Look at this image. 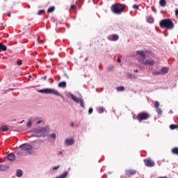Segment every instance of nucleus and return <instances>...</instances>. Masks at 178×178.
<instances>
[{
	"instance_id": "obj_15",
	"label": "nucleus",
	"mask_w": 178,
	"mask_h": 178,
	"mask_svg": "<svg viewBox=\"0 0 178 178\" xmlns=\"http://www.w3.org/2000/svg\"><path fill=\"white\" fill-rule=\"evenodd\" d=\"M15 154H13V153H10V154H9L7 156V159H8V161H15Z\"/></svg>"
},
{
	"instance_id": "obj_28",
	"label": "nucleus",
	"mask_w": 178,
	"mask_h": 178,
	"mask_svg": "<svg viewBox=\"0 0 178 178\" xmlns=\"http://www.w3.org/2000/svg\"><path fill=\"white\" fill-rule=\"evenodd\" d=\"M159 105H160L159 102L156 101V102H154V106H155L156 109L158 108H159Z\"/></svg>"
},
{
	"instance_id": "obj_46",
	"label": "nucleus",
	"mask_w": 178,
	"mask_h": 178,
	"mask_svg": "<svg viewBox=\"0 0 178 178\" xmlns=\"http://www.w3.org/2000/svg\"><path fill=\"white\" fill-rule=\"evenodd\" d=\"M159 178H166V177H160Z\"/></svg>"
},
{
	"instance_id": "obj_10",
	"label": "nucleus",
	"mask_w": 178,
	"mask_h": 178,
	"mask_svg": "<svg viewBox=\"0 0 178 178\" xmlns=\"http://www.w3.org/2000/svg\"><path fill=\"white\" fill-rule=\"evenodd\" d=\"M136 173H137V172L136 171V170H125V176H134V175H136Z\"/></svg>"
},
{
	"instance_id": "obj_33",
	"label": "nucleus",
	"mask_w": 178,
	"mask_h": 178,
	"mask_svg": "<svg viewBox=\"0 0 178 178\" xmlns=\"http://www.w3.org/2000/svg\"><path fill=\"white\" fill-rule=\"evenodd\" d=\"M38 92H41L42 94H45V89L39 90Z\"/></svg>"
},
{
	"instance_id": "obj_14",
	"label": "nucleus",
	"mask_w": 178,
	"mask_h": 178,
	"mask_svg": "<svg viewBox=\"0 0 178 178\" xmlns=\"http://www.w3.org/2000/svg\"><path fill=\"white\" fill-rule=\"evenodd\" d=\"M168 72H169V68L166 67H162L160 70V72L161 73V74H166Z\"/></svg>"
},
{
	"instance_id": "obj_17",
	"label": "nucleus",
	"mask_w": 178,
	"mask_h": 178,
	"mask_svg": "<svg viewBox=\"0 0 178 178\" xmlns=\"http://www.w3.org/2000/svg\"><path fill=\"white\" fill-rule=\"evenodd\" d=\"M159 5L162 8H165L166 6V0H160Z\"/></svg>"
},
{
	"instance_id": "obj_41",
	"label": "nucleus",
	"mask_w": 178,
	"mask_h": 178,
	"mask_svg": "<svg viewBox=\"0 0 178 178\" xmlns=\"http://www.w3.org/2000/svg\"><path fill=\"white\" fill-rule=\"evenodd\" d=\"M41 122H42L41 120L38 121L37 124H40V123H41Z\"/></svg>"
},
{
	"instance_id": "obj_5",
	"label": "nucleus",
	"mask_w": 178,
	"mask_h": 178,
	"mask_svg": "<svg viewBox=\"0 0 178 178\" xmlns=\"http://www.w3.org/2000/svg\"><path fill=\"white\" fill-rule=\"evenodd\" d=\"M139 63H141L142 65H147L149 66H153V65L155 63V61L153 59H147V58H140L138 60Z\"/></svg>"
},
{
	"instance_id": "obj_36",
	"label": "nucleus",
	"mask_w": 178,
	"mask_h": 178,
	"mask_svg": "<svg viewBox=\"0 0 178 178\" xmlns=\"http://www.w3.org/2000/svg\"><path fill=\"white\" fill-rule=\"evenodd\" d=\"M92 112H93L92 108H90L89 110H88L89 115H91V113H92Z\"/></svg>"
},
{
	"instance_id": "obj_12",
	"label": "nucleus",
	"mask_w": 178,
	"mask_h": 178,
	"mask_svg": "<svg viewBox=\"0 0 178 178\" xmlns=\"http://www.w3.org/2000/svg\"><path fill=\"white\" fill-rule=\"evenodd\" d=\"M9 170V167L6 165H0V172H6Z\"/></svg>"
},
{
	"instance_id": "obj_29",
	"label": "nucleus",
	"mask_w": 178,
	"mask_h": 178,
	"mask_svg": "<svg viewBox=\"0 0 178 178\" xmlns=\"http://www.w3.org/2000/svg\"><path fill=\"white\" fill-rule=\"evenodd\" d=\"M45 13V10H40L38 12V15L40 16V15H42Z\"/></svg>"
},
{
	"instance_id": "obj_24",
	"label": "nucleus",
	"mask_w": 178,
	"mask_h": 178,
	"mask_svg": "<svg viewBox=\"0 0 178 178\" xmlns=\"http://www.w3.org/2000/svg\"><path fill=\"white\" fill-rule=\"evenodd\" d=\"M170 129H171V130H175V129H178V125L176 124H171L170 126Z\"/></svg>"
},
{
	"instance_id": "obj_8",
	"label": "nucleus",
	"mask_w": 178,
	"mask_h": 178,
	"mask_svg": "<svg viewBox=\"0 0 178 178\" xmlns=\"http://www.w3.org/2000/svg\"><path fill=\"white\" fill-rule=\"evenodd\" d=\"M144 163L147 168H153V166H155V163L151 159H144Z\"/></svg>"
},
{
	"instance_id": "obj_40",
	"label": "nucleus",
	"mask_w": 178,
	"mask_h": 178,
	"mask_svg": "<svg viewBox=\"0 0 178 178\" xmlns=\"http://www.w3.org/2000/svg\"><path fill=\"white\" fill-rule=\"evenodd\" d=\"M70 126L71 127H74V122H71Z\"/></svg>"
},
{
	"instance_id": "obj_2",
	"label": "nucleus",
	"mask_w": 178,
	"mask_h": 178,
	"mask_svg": "<svg viewBox=\"0 0 178 178\" xmlns=\"http://www.w3.org/2000/svg\"><path fill=\"white\" fill-rule=\"evenodd\" d=\"M159 26L161 29H167V30H173L175 29V23L170 19H165L160 22Z\"/></svg>"
},
{
	"instance_id": "obj_48",
	"label": "nucleus",
	"mask_w": 178,
	"mask_h": 178,
	"mask_svg": "<svg viewBox=\"0 0 178 178\" xmlns=\"http://www.w3.org/2000/svg\"><path fill=\"white\" fill-rule=\"evenodd\" d=\"M43 79H45V76H43Z\"/></svg>"
},
{
	"instance_id": "obj_9",
	"label": "nucleus",
	"mask_w": 178,
	"mask_h": 178,
	"mask_svg": "<svg viewBox=\"0 0 178 178\" xmlns=\"http://www.w3.org/2000/svg\"><path fill=\"white\" fill-rule=\"evenodd\" d=\"M45 94H53L54 95H56L57 97H59V92L54 89L46 88Z\"/></svg>"
},
{
	"instance_id": "obj_3",
	"label": "nucleus",
	"mask_w": 178,
	"mask_h": 178,
	"mask_svg": "<svg viewBox=\"0 0 178 178\" xmlns=\"http://www.w3.org/2000/svg\"><path fill=\"white\" fill-rule=\"evenodd\" d=\"M34 137H43L45 134V128L39 127L32 130Z\"/></svg>"
},
{
	"instance_id": "obj_21",
	"label": "nucleus",
	"mask_w": 178,
	"mask_h": 178,
	"mask_svg": "<svg viewBox=\"0 0 178 178\" xmlns=\"http://www.w3.org/2000/svg\"><path fill=\"white\" fill-rule=\"evenodd\" d=\"M0 130L1 131H8V130H9V128L8 127V126L3 125L1 127H0Z\"/></svg>"
},
{
	"instance_id": "obj_39",
	"label": "nucleus",
	"mask_w": 178,
	"mask_h": 178,
	"mask_svg": "<svg viewBox=\"0 0 178 178\" xmlns=\"http://www.w3.org/2000/svg\"><path fill=\"white\" fill-rule=\"evenodd\" d=\"M175 15L178 17V9L175 10Z\"/></svg>"
},
{
	"instance_id": "obj_43",
	"label": "nucleus",
	"mask_w": 178,
	"mask_h": 178,
	"mask_svg": "<svg viewBox=\"0 0 178 178\" xmlns=\"http://www.w3.org/2000/svg\"><path fill=\"white\" fill-rule=\"evenodd\" d=\"M118 62H119V63H120V62H121V61H120V58H118Z\"/></svg>"
},
{
	"instance_id": "obj_47",
	"label": "nucleus",
	"mask_w": 178,
	"mask_h": 178,
	"mask_svg": "<svg viewBox=\"0 0 178 178\" xmlns=\"http://www.w3.org/2000/svg\"><path fill=\"white\" fill-rule=\"evenodd\" d=\"M38 41H40V37H38Z\"/></svg>"
},
{
	"instance_id": "obj_20",
	"label": "nucleus",
	"mask_w": 178,
	"mask_h": 178,
	"mask_svg": "<svg viewBox=\"0 0 178 178\" xmlns=\"http://www.w3.org/2000/svg\"><path fill=\"white\" fill-rule=\"evenodd\" d=\"M172 154H174V155H178V147H174L171 149Z\"/></svg>"
},
{
	"instance_id": "obj_27",
	"label": "nucleus",
	"mask_w": 178,
	"mask_h": 178,
	"mask_svg": "<svg viewBox=\"0 0 178 178\" xmlns=\"http://www.w3.org/2000/svg\"><path fill=\"white\" fill-rule=\"evenodd\" d=\"M49 137H51V138H53V140H55L56 138V134H51L49 136Z\"/></svg>"
},
{
	"instance_id": "obj_45",
	"label": "nucleus",
	"mask_w": 178,
	"mask_h": 178,
	"mask_svg": "<svg viewBox=\"0 0 178 178\" xmlns=\"http://www.w3.org/2000/svg\"><path fill=\"white\" fill-rule=\"evenodd\" d=\"M134 72H135V73H138V70H135Z\"/></svg>"
},
{
	"instance_id": "obj_42",
	"label": "nucleus",
	"mask_w": 178,
	"mask_h": 178,
	"mask_svg": "<svg viewBox=\"0 0 178 178\" xmlns=\"http://www.w3.org/2000/svg\"><path fill=\"white\" fill-rule=\"evenodd\" d=\"M8 17H10V16H11L10 13H8Z\"/></svg>"
},
{
	"instance_id": "obj_32",
	"label": "nucleus",
	"mask_w": 178,
	"mask_h": 178,
	"mask_svg": "<svg viewBox=\"0 0 178 178\" xmlns=\"http://www.w3.org/2000/svg\"><path fill=\"white\" fill-rule=\"evenodd\" d=\"M156 109L157 113H158L159 115H161V113H162V110H161V108H156Z\"/></svg>"
},
{
	"instance_id": "obj_25",
	"label": "nucleus",
	"mask_w": 178,
	"mask_h": 178,
	"mask_svg": "<svg viewBox=\"0 0 178 178\" xmlns=\"http://www.w3.org/2000/svg\"><path fill=\"white\" fill-rule=\"evenodd\" d=\"M104 112H105V108L104 107H100L99 108V113H104Z\"/></svg>"
},
{
	"instance_id": "obj_7",
	"label": "nucleus",
	"mask_w": 178,
	"mask_h": 178,
	"mask_svg": "<svg viewBox=\"0 0 178 178\" xmlns=\"http://www.w3.org/2000/svg\"><path fill=\"white\" fill-rule=\"evenodd\" d=\"M70 97L74 101V102H76V104H81V106L82 108H84V102L82 100L81 98H77L76 96L73 95H70Z\"/></svg>"
},
{
	"instance_id": "obj_18",
	"label": "nucleus",
	"mask_w": 178,
	"mask_h": 178,
	"mask_svg": "<svg viewBox=\"0 0 178 178\" xmlns=\"http://www.w3.org/2000/svg\"><path fill=\"white\" fill-rule=\"evenodd\" d=\"M16 176L17 177H22V176H23V171H22V170H17L16 172Z\"/></svg>"
},
{
	"instance_id": "obj_37",
	"label": "nucleus",
	"mask_w": 178,
	"mask_h": 178,
	"mask_svg": "<svg viewBox=\"0 0 178 178\" xmlns=\"http://www.w3.org/2000/svg\"><path fill=\"white\" fill-rule=\"evenodd\" d=\"M59 168H60V165L54 166V167L53 168V170H58V169H59Z\"/></svg>"
},
{
	"instance_id": "obj_16",
	"label": "nucleus",
	"mask_w": 178,
	"mask_h": 178,
	"mask_svg": "<svg viewBox=\"0 0 178 178\" xmlns=\"http://www.w3.org/2000/svg\"><path fill=\"white\" fill-rule=\"evenodd\" d=\"M136 54L142 57L141 59L145 58V52H144L143 51H138Z\"/></svg>"
},
{
	"instance_id": "obj_23",
	"label": "nucleus",
	"mask_w": 178,
	"mask_h": 178,
	"mask_svg": "<svg viewBox=\"0 0 178 178\" xmlns=\"http://www.w3.org/2000/svg\"><path fill=\"white\" fill-rule=\"evenodd\" d=\"M55 11V7L52 6L50 7L48 10H47V13H54V12Z\"/></svg>"
},
{
	"instance_id": "obj_4",
	"label": "nucleus",
	"mask_w": 178,
	"mask_h": 178,
	"mask_svg": "<svg viewBox=\"0 0 178 178\" xmlns=\"http://www.w3.org/2000/svg\"><path fill=\"white\" fill-rule=\"evenodd\" d=\"M150 116L149 113L147 112H140L137 115L136 119L140 123H141V122L144 120H148Z\"/></svg>"
},
{
	"instance_id": "obj_44",
	"label": "nucleus",
	"mask_w": 178,
	"mask_h": 178,
	"mask_svg": "<svg viewBox=\"0 0 178 178\" xmlns=\"http://www.w3.org/2000/svg\"><path fill=\"white\" fill-rule=\"evenodd\" d=\"M59 154H60V155H62V154H63V152L60 151V152H59Z\"/></svg>"
},
{
	"instance_id": "obj_26",
	"label": "nucleus",
	"mask_w": 178,
	"mask_h": 178,
	"mask_svg": "<svg viewBox=\"0 0 178 178\" xmlns=\"http://www.w3.org/2000/svg\"><path fill=\"white\" fill-rule=\"evenodd\" d=\"M117 90L118 91H124V87H123V86H119V87H118L117 88Z\"/></svg>"
},
{
	"instance_id": "obj_11",
	"label": "nucleus",
	"mask_w": 178,
	"mask_h": 178,
	"mask_svg": "<svg viewBox=\"0 0 178 178\" xmlns=\"http://www.w3.org/2000/svg\"><path fill=\"white\" fill-rule=\"evenodd\" d=\"M109 41H118L119 40V36L116 34H113L112 35L108 36Z\"/></svg>"
},
{
	"instance_id": "obj_19",
	"label": "nucleus",
	"mask_w": 178,
	"mask_h": 178,
	"mask_svg": "<svg viewBox=\"0 0 178 178\" xmlns=\"http://www.w3.org/2000/svg\"><path fill=\"white\" fill-rule=\"evenodd\" d=\"M58 87L60 88H65L66 87V81H62L58 83Z\"/></svg>"
},
{
	"instance_id": "obj_22",
	"label": "nucleus",
	"mask_w": 178,
	"mask_h": 178,
	"mask_svg": "<svg viewBox=\"0 0 178 178\" xmlns=\"http://www.w3.org/2000/svg\"><path fill=\"white\" fill-rule=\"evenodd\" d=\"M6 49H7V47H6V46H5L3 44H2V43H0V51H6Z\"/></svg>"
},
{
	"instance_id": "obj_13",
	"label": "nucleus",
	"mask_w": 178,
	"mask_h": 178,
	"mask_svg": "<svg viewBox=\"0 0 178 178\" xmlns=\"http://www.w3.org/2000/svg\"><path fill=\"white\" fill-rule=\"evenodd\" d=\"M65 144L67 145H73V144H74V140L73 138L66 139Z\"/></svg>"
},
{
	"instance_id": "obj_1",
	"label": "nucleus",
	"mask_w": 178,
	"mask_h": 178,
	"mask_svg": "<svg viewBox=\"0 0 178 178\" xmlns=\"http://www.w3.org/2000/svg\"><path fill=\"white\" fill-rule=\"evenodd\" d=\"M124 9H126V5L120 3L113 4L111 7V12L115 15H122Z\"/></svg>"
},
{
	"instance_id": "obj_35",
	"label": "nucleus",
	"mask_w": 178,
	"mask_h": 178,
	"mask_svg": "<svg viewBox=\"0 0 178 178\" xmlns=\"http://www.w3.org/2000/svg\"><path fill=\"white\" fill-rule=\"evenodd\" d=\"M31 124H32V122H31V120H29L27 123V127H31Z\"/></svg>"
},
{
	"instance_id": "obj_38",
	"label": "nucleus",
	"mask_w": 178,
	"mask_h": 178,
	"mask_svg": "<svg viewBox=\"0 0 178 178\" xmlns=\"http://www.w3.org/2000/svg\"><path fill=\"white\" fill-rule=\"evenodd\" d=\"M71 9H76V5L74 4L71 5Z\"/></svg>"
},
{
	"instance_id": "obj_6",
	"label": "nucleus",
	"mask_w": 178,
	"mask_h": 178,
	"mask_svg": "<svg viewBox=\"0 0 178 178\" xmlns=\"http://www.w3.org/2000/svg\"><path fill=\"white\" fill-rule=\"evenodd\" d=\"M20 149H22V151H25L26 152V154H29V155L31 154V149H32V147L31 145L25 143V144H22L19 146Z\"/></svg>"
},
{
	"instance_id": "obj_34",
	"label": "nucleus",
	"mask_w": 178,
	"mask_h": 178,
	"mask_svg": "<svg viewBox=\"0 0 178 178\" xmlns=\"http://www.w3.org/2000/svg\"><path fill=\"white\" fill-rule=\"evenodd\" d=\"M22 60H18V61L17 62V65L18 66H22Z\"/></svg>"
},
{
	"instance_id": "obj_30",
	"label": "nucleus",
	"mask_w": 178,
	"mask_h": 178,
	"mask_svg": "<svg viewBox=\"0 0 178 178\" xmlns=\"http://www.w3.org/2000/svg\"><path fill=\"white\" fill-rule=\"evenodd\" d=\"M133 8L134 9H137V10H138V9H140V6L139 5H137V4H134L133 6Z\"/></svg>"
},
{
	"instance_id": "obj_31",
	"label": "nucleus",
	"mask_w": 178,
	"mask_h": 178,
	"mask_svg": "<svg viewBox=\"0 0 178 178\" xmlns=\"http://www.w3.org/2000/svg\"><path fill=\"white\" fill-rule=\"evenodd\" d=\"M159 74H162L161 73V71H158V72H153V75H154V76H158V75H159Z\"/></svg>"
}]
</instances>
